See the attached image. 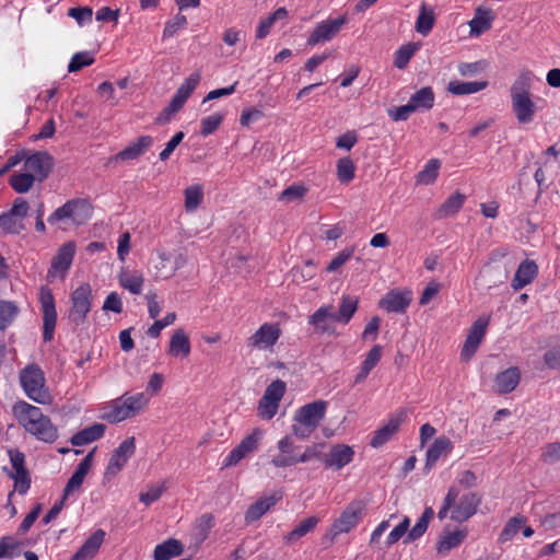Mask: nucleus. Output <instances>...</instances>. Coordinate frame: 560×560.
I'll list each match as a JSON object with an SVG mask.
<instances>
[{
  "mask_svg": "<svg viewBox=\"0 0 560 560\" xmlns=\"http://www.w3.org/2000/svg\"><path fill=\"white\" fill-rule=\"evenodd\" d=\"M12 412L19 424L38 441L51 444L58 440L57 427L39 407L19 400L13 405Z\"/></svg>",
  "mask_w": 560,
  "mask_h": 560,
  "instance_id": "nucleus-1",
  "label": "nucleus"
},
{
  "mask_svg": "<svg viewBox=\"0 0 560 560\" xmlns=\"http://www.w3.org/2000/svg\"><path fill=\"white\" fill-rule=\"evenodd\" d=\"M148 404L149 398L144 393H125L102 407V419L109 423H118L137 416Z\"/></svg>",
  "mask_w": 560,
  "mask_h": 560,
  "instance_id": "nucleus-2",
  "label": "nucleus"
},
{
  "mask_svg": "<svg viewBox=\"0 0 560 560\" xmlns=\"http://www.w3.org/2000/svg\"><path fill=\"white\" fill-rule=\"evenodd\" d=\"M19 382L25 395L39 405H51L54 396L46 384V376L37 363H30L19 372Z\"/></svg>",
  "mask_w": 560,
  "mask_h": 560,
  "instance_id": "nucleus-3",
  "label": "nucleus"
},
{
  "mask_svg": "<svg viewBox=\"0 0 560 560\" xmlns=\"http://www.w3.org/2000/svg\"><path fill=\"white\" fill-rule=\"evenodd\" d=\"M93 292L89 283L80 284L70 295L68 319L75 328L83 327L92 308Z\"/></svg>",
  "mask_w": 560,
  "mask_h": 560,
  "instance_id": "nucleus-4",
  "label": "nucleus"
},
{
  "mask_svg": "<svg viewBox=\"0 0 560 560\" xmlns=\"http://www.w3.org/2000/svg\"><path fill=\"white\" fill-rule=\"evenodd\" d=\"M92 217V207L84 199H71L57 208L47 219L49 224H56L60 221L71 220L75 225L88 222Z\"/></svg>",
  "mask_w": 560,
  "mask_h": 560,
  "instance_id": "nucleus-5",
  "label": "nucleus"
},
{
  "mask_svg": "<svg viewBox=\"0 0 560 560\" xmlns=\"http://www.w3.org/2000/svg\"><path fill=\"white\" fill-rule=\"evenodd\" d=\"M364 510L365 503L363 501L357 500L350 502L341 512L340 516L332 523L324 539H327L328 544H331L338 535L349 533L359 524Z\"/></svg>",
  "mask_w": 560,
  "mask_h": 560,
  "instance_id": "nucleus-6",
  "label": "nucleus"
},
{
  "mask_svg": "<svg viewBox=\"0 0 560 560\" xmlns=\"http://www.w3.org/2000/svg\"><path fill=\"white\" fill-rule=\"evenodd\" d=\"M264 439V431L255 428L225 456L223 467L236 466L241 460L258 451Z\"/></svg>",
  "mask_w": 560,
  "mask_h": 560,
  "instance_id": "nucleus-7",
  "label": "nucleus"
},
{
  "mask_svg": "<svg viewBox=\"0 0 560 560\" xmlns=\"http://www.w3.org/2000/svg\"><path fill=\"white\" fill-rule=\"evenodd\" d=\"M285 388L287 385L281 380H276L267 386L257 407V413L261 419L270 420L276 416Z\"/></svg>",
  "mask_w": 560,
  "mask_h": 560,
  "instance_id": "nucleus-8",
  "label": "nucleus"
},
{
  "mask_svg": "<svg viewBox=\"0 0 560 560\" xmlns=\"http://www.w3.org/2000/svg\"><path fill=\"white\" fill-rule=\"evenodd\" d=\"M40 312L43 314V339L48 342L54 339L57 324L55 296L50 288L43 285L39 289Z\"/></svg>",
  "mask_w": 560,
  "mask_h": 560,
  "instance_id": "nucleus-9",
  "label": "nucleus"
},
{
  "mask_svg": "<svg viewBox=\"0 0 560 560\" xmlns=\"http://www.w3.org/2000/svg\"><path fill=\"white\" fill-rule=\"evenodd\" d=\"M281 336V328L278 323H264L247 338L246 346L252 350H272Z\"/></svg>",
  "mask_w": 560,
  "mask_h": 560,
  "instance_id": "nucleus-10",
  "label": "nucleus"
},
{
  "mask_svg": "<svg viewBox=\"0 0 560 560\" xmlns=\"http://www.w3.org/2000/svg\"><path fill=\"white\" fill-rule=\"evenodd\" d=\"M346 23L347 18L345 15L318 23L308 36L307 45L314 47L318 44L331 40Z\"/></svg>",
  "mask_w": 560,
  "mask_h": 560,
  "instance_id": "nucleus-11",
  "label": "nucleus"
},
{
  "mask_svg": "<svg viewBox=\"0 0 560 560\" xmlns=\"http://www.w3.org/2000/svg\"><path fill=\"white\" fill-rule=\"evenodd\" d=\"M136 452V440L133 436L124 440L113 452L105 470V478L115 477L127 464Z\"/></svg>",
  "mask_w": 560,
  "mask_h": 560,
  "instance_id": "nucleus-12",
  "label": "nucleus"
},
{
  "mask_svg": "<svg viewBox=\"0 0 560 560\" xmlns=\"http://www.w3.org/2000/svg\"><path fill=\"white\" fill-rule=\"evenodd\" d=\"M75 246L72 242L63 244L57 252L48 270V278L63 279L72 264Z\"/></svg>",
  "mask_w": 560,
  "mask_h": 560,
  "instance_id": "nucleus-13",
  "label": "nucleus"
},
{
  "mask_svg": "<svg viewBox=\"0 0 560 560\" xmlns=\"http://www.w3.org/2000/svg\"><path fill=\"white\" fill-rule=\"evenodd\" d=\"M327 409V401L315 400L300 407L294 413V421L303 422V424L317 428L320 421L325 418Z\"/></svg>",
  "mask_w": 560,
  "mask_h": 560,
  "instance_id": "nucleus-14",
  "label": "nucleus"
},
{
  "mask_svg": "<svg viewBox=\"0 0 560 560\" xmlns=\"http://www.w3.org/2000/svg\"><path fill=\"white\" fill-rule=\"evenodd\" d=\"M52 160L47 152H36L25 161L23 168L33 176L35 180L43 182L51 171Z\"/></svg>",
  "mask_w": 560,
  "mask_h": 560,
  "instance_id": "nucleus-15",
  "label": "nucleus"
},
{
  "mask_svg": "<svg viewBox=\"0 0 560 560\" xmlns=\"http://www.w3.org/2000/svg\"><path fill=\"white\" fill-rule=\"evenodd\" d=\"M480 502V497L474 492L465 493L462 497L458 495L453 506L451 518L458 523L466 522L477 512Z\"/></svg>",
  "mask_w": 560,
  "mask_h": 560,
  "instance_id": "nucleus-16",
  "label": "nucleus"
},
{
  "mask_svg": "<svg viewBox=\"0 0 560 560\" xmlns=\"http://www.w3.org/2000/svg\"><path fill=\"white\" fill-rule=\"evenodd\" d=\"M279 453L271 459V465L276 468H285L298 464L299 447L294 444L291 436L285 435L277 443Z\"/></svg>",
  "mask_w": 560,
  "mask_h": 560,
  "instance_id": "nucleus-17",
  "label": "nucleus"
},
{
  "mask_svg": "<svg viewBox=\"0 0 560 560\" xmlns=\"http://www.w3.org/2000/svg\"><path fill=\"white\" fill-rule=\"evenodd\" d=\"M354 451L346 444H335L329 452L322 458L325 467L335 468L337 470L343 468L353 460Z\"/></svg>",
  "mask_w": 560,
  "mask_h": 560,
  "instance_id": "nucleus-18",
  "label": "nucleus"
},
{
  "mask_svg": "<svg viewBox=\"0 0 560 560\" xmlns=\"http://www.w3.org/2000/svg\"><path fill=\"white\" fill-rule=\"evenodd\" d=\"M405 418L406 413L404 411L393 415L384 425L374 432L370 442L371 446L377 448L388 442L397 432Z\"/></svg>",
  "mask_w": 560,
  "mask_h": 560,
  "instance_id": "nucleus-19",
  "label": "nucleus"
},
{
  "mask_svg": "<svg viewBox=\"0 0 560 560\" xmlns=\"http://www.w3.org/2000/svg\"><path fill=\"white\" fill-rule=\"evenodd\" d=\"M282 499L281 491H273L270 495L259 498L255 503L250 504L245 513L246 524L254 523L262 517L272 506Z\"/></svg>",
  "mask_w": 560,
  "mask_h": 560,
  "instance_id": "nucleus-20",
  "label": "nucleus"
},
{
  "mask_svg": "<svg viewBox=\"0 0 560 560\" xmlns=\"http://www.w3.org/2000/svg\"><path fill=\"white\" fill-rule=\"evenodd\" d=\"M94 452L95 448L92 450L75 468L74 472L72 474L63 489L62 495L65 498H68L73 491H77L81 488L84 478L86 477L89 470L91 469Z\"/></svg>",
  "mask_w": 560,
  "mask_h": 560,
  "instance_id": "nucleus-21",
  "label": "nucleus"
},
{
  "mask_svg": "<svg viewBox=\"0 0 560 560\" xmlns=\"http://www.w3.org/2000/svg\"><path fill=\"white\" fill-rule=\"evenodd\" d=\"M521 382V371L516 366H511L494 377V390L498 394L505 395L512 393Z\"/></svg>",
  "mask_w": 560,
  "mask_h": 560,
  "instance_id": "nucleus-22",
  "label": "nucleus"
},
{
  "mask_svg": "<svg viewBox=\"0 0 560 560\" xmlns=\"http://www.w3.org/2000/svg\"><path fill=\"white\" fill-rule=\"evenodd\" d=\"M513 113L522 125L530 124L536 114V104L532 96L511 97Z\"/></svg>",
  "mask_w": 560,
  "mask_h": 560,
  "instance_id": "nucleus-23",
  "label": "nucleus"
},
{
  "mask_svg": "<svg viewBox=\"0 0 560 560\" xmlns=\"http://www.w3.org/2000/svg\"><path fill=\"white\" fill-rule=\"evenodd\" d=\"M410 303V292L390 291L380 301V307L388 313H405Z\"/></svg>",
  "mask_w": 560,
  "mask_h": 560,
  "instance_id": "nucleus-24",
  "label": "nucleus"
},
{
  "mask_svg": "<svg viewBox=\"0 0 560 560\" xmlns=\"http://www.w3.org/2000/svg\"><path fill=\"white\" fill-rule=\"evenodd\" d=\"M452 450L453 443L447 436L442 435L436 438L427 451L424 469L428 471L432 469L436 462L441 457L448 455Z\"/></svg>",
  "mask_w": 560,
  "mask_h": 560,
  "instance_id": "nucleus-25",
  "label": "nucleus"
},
{
  "mask_svg": "<svg viewBox=\"0 0 560 560\" xmlns=\"http://www.w3.org/2000/svg\"><path fill=\"white\" fill-rule=\"evenodd\" d=\"M466 537V529L443 530L436 542L438 553L441 556L448 555L452 549L459 547Z\"/></svg>",
  "mask_w": 560,
  "mask_h": 560,
  "instance_id": "nucleus-26",
  "label": "nucleus"
},
{
  "mask_svg": "<svg viewBox=\"0 0 560 560\" xmlns=\"http://www.w3.org/2000/svg\"><path fill=\"white\" fill-rule=\"evenodd\" d=\"M153 144V138L151 136H141L136 141L131 142L124 150L118 152L115 156V161H131L140 158L148 149Z\"/></svg>",
  "mask_w": 560,
  "mask_h": 560,
  "instance_id": "nucleus-27",
  "label": "nucleus"
},
{
  "mask_svg": "<svg viewBox=\"0 0 560 560\" xmlns=\"http://www.w3.org/2000/svg\"><path fill=\"white\" fill-rule=\"evenodd\" d=\"M104 537L105 532L103 529L94 532L70 560H92L101 548Z\"/></svg>",
  "mask_w": 560,
  "mask_h": 560,
  "instance_id": "nucleus-28",
  "label": "nucleus"
},
{
  "mask_svg": "<svg viewBox=\"0 0 560 560\" xmlns=\"http://www.w3.org/2000/svg\"><path fill=\"white\" fill-rule=\"evenodd\" d=\"M190 351L189 336L183 328L175 329L170 339L167 353L174 358H187Z\"/></svg>",
  "mask_w": 560,
  "mask_h": 560,
  "instance_id": "nucleus-29",
  "label": "nucleus"
},
{
  "mask_svg": "<svg viewBox=\"0 0 560 560\" xmlns=\"http://www.w3.org/2000/svg\"><path fill=\"white\" fill-rule=\"evenodd\" d=\"M538 267L534 260H523L512 279V288L517 291L529 284L537 276Z\"/></svg>",
  "mask_w": 560,
  "mask_h": 560,
  "instance_id": "nucleus-30",
  "label": "nucleus"
},
{
  "mask_svg": "<svg viewBox=\"0 0 560 560\" xmlns=\"http://www.w3.org/2000/svg\"><path fill=\"white\" fill-rule=\"evenodd\" d=\"M106 427L102 423H94L72 435L70 443L73 446H83L100 440L105 433Z\"/></svg>",
  "mask_w": 560,
  "mask_h": 560,
  "instance_id": "nucleus-31",
  "label": "nucleus"
},
{
  "mask_svg": "<svg viewBox=\"0 0 560 560\" xmlns=\"http://www.w3.org/2000/svg\"><path fill=\"white\" fill-rule=\"evenodd\" d=\"M118 282L121 288L128 290L132 294H140L144 284V277L140 271H130L121 269L118 275Z\"/></svg>",
  "mask_w": 560,
  "mask_h": 560,
  "instance_id": "nucleus-32",
  "label": "nucleus"
},
{
  "mask_svg": "<svg viewBox=\"0 0 560 560\" xmlns=\"http://www.w3.org/2000/svg\"><path fill=\"white\" fill-rule=\"evenodd\" d=\"M534 79L535 74L533 73V71L528 69L522 70L511 85V97L532 96L530 90Z\"/></svg>",
  "mask_w": 560,
  "mask_h": 560,
  "instance_id": "nucleus-33",
  "label": "nucleus"
},
{
  "mask_svg": "<svg viewBox=\"0 0 560 560\" xmlns=\"http://www.w3.org/2000/svg\"><path fill=\"white\" fill-rule=\"evenodd\" d=\"M493 14L491 9L478 7L474 19L469 22L470 34L480 35L491 28Z\"/></svg>",
  "mask_w": 560,
  "mask_h": 560,
  "instance_id": "nucleus-34",
  "label": "nucleus"
},
{
  "mask_svg": "<svg viewBox=\"0 0 560 560\" xmlns=\"http://www.w3.org/2000/svg\"><path fill=\"white\" fill-rule=\"evenodd\" d=\"M359 299L351 295H342L338 312H334V322L348 324L358 310Z\"/></svg>",
  "mask_w": 560,
  "mask_h": 560,
  "instance_id": "nucleus-35",
  "label": "nucleus"
},
{
  "mask_svg": "<svg viewBox=\"0 0 560 560\" xmlns=\"http://www.w3.org/2000/svg\"><path fill=\"white\" fill-rule=\"evenodd\" d=\"M435 95L431 86H423L411 95L409 104L415 112L428 110L434 106Z\"/></svg>",
  "mask_w": 560,
  "mask_h": 560,
  "instance_id": "nucleus-36",
  "label": "nucleus"
},
{
  "mask_svg": "<svg viewBox=\"0 0 560 560\" xmlns=\"http://www.w3.org/2000/svg\"><path fill=\"white\" fill-rule=\"evenodd\" d=\"M434 516V510L431 506H427L422 515L418 518L415 526L409 529L404 544H410L424 535L428 529L429 523Z\"/></svg>",
  "mask_w": 560,
  "mask_h": 560,
  "instance_id": "nucleus-37",
  "label": "nucleus"
},
{
  "mask_svg": "<svg viewBox=\"0 0 560 560\" xmlns=\"http://www.w3.org/2000/svg\"><path fill=\"white\" fill-rule=\"evenodd\" d=\"M184 547L177 539L170 538L166 541L159 544L154 549L155 560H168L173 557H178L183 553Z\"/></svg>",
  "mask_w": 560,
  "mask_h": 560,
  "instance_id": "nucleus-38",
  "label": "nucleus"
},
{
  "mask_svg": "<svg viewBox=\"0 0 560 560\" xmlns=\"http://www.w3.org/2000/svg\"><path fill=\"white\" fill-rule=\"evenodd\" d=\"M466 200V196L459 191L452 194L438 209V218L445 219L456 214Z\"/></svg>",
  "mask_w": 560,
  "mask_h": 560,
  "instance_id": "nucleus-39",
  "label": "nucleus"
},
{
  "mask_svg": "<svg viewBox=\"0 0 560 560\" xmlns=\"http://www.w3.org/2000/svg\"><path fill=\"white\" fill-rule=\"evenodd\" d=\"M334 306L324 305L320 306L313 315L308 318V324L314 326L319 332L324 334L329 330L327 322L334 320Z\"/></svg>",
  "mask_w": 560,
  "mask_h": 560,
  "instance_id": "nucleus-40",
  "label": "nucleus"
},
{
  "mask_svg": "<svg viewBox=\"0 0 560 560\" xmlns=\"http://www.w3.org/2000/svg\"><path fill=\"white\" fill-rule=\"evenodd\" d=\"M319 520L316 516H308L301 521L290 533L284 536L288 544L294 542L315 529Z\"/></svg>",
  "mask_w": 560,
  "mask_h": 560,
  "instance_id": "nucleus-41",
  "label": "nucleus"
},
{
  "mask_svg": "<svg viewBox=\"0 0 560 560\" xmlns=\"http://www.w3.org/2000/svg\"><path fill=\"white\" fill-rule=\"evenodd\" d=\"M487 85V81L462 82L455 80L448 83L447 91L454 95H468L482 91Z\"/></svg>",
  "mask_w": 560,
  "mask_h": 560,
  "instance_id": "nucleus-42",
  "label": "nucleus"
},
{
  "mask_svg": "<svg viewBox=\"0 0 560 560\" xmlns=\"http://www.w3.org/2000/svg\"><path fill=\"white\" fill-rule=\"evenodd\" d=\"M20 313L19 306L12 301L0 300V330H5Z\"/></svg>",
  "mask_w": 560,
  "mask_h": 560,
  "instance_id": "nucleus-43",
  "label": "nucleus"
},
{
  "mask_svg": "<svg viewBox=\"0 0 560 560\" xmlns=\"http://www.w3.org/2000/svg\"><path fill=\"white\" fill-rule=\"evenodd\" d=\"M288 16V11L284 8L277 9L273 13L269 14L267 18L260 20L257 30L256 37L259 39L265 38L269 33L278 20H284Z\"/></svg>",
  "mask_w": 560,
  "mask_h": 560,
  "instance_id": "nucleus-44",
  "label": "nucleus"
},
{
  "mask_svg": "<svg viewBox=\"0 0 560 560\" xmlns=\"http://www.w3.org/2000/svg\"><path fill=\"white\" fill-rule=\"evenodd\" d=\"M185 209L187 212H194L203 200V187L200 184L188 186L184 190Z\"/></svg>",
  "mask_w": 560,
  "mask_h": 560,
  "instance_id": "nucleus-45",
  "label": "nucleus"
},
{
  "mask_svg": "<svg viewBox=\"0 0 560 560\" xmlns=\"http://www.w3.org/2000/svg\"><path fill=\"white\" fill-rule=\"evenodd\" d=\"M419 47L418 43H408L400 46L395 52L394 66L399 70L405 69Z\"/></svg>",
  "mask_w": 560,
  "mask_h": 560,
  "instance_id": "nucleus-46",
  "label": "nucleus"
},
{
  "mask_svg": "<svg viewBox=\"0 0 560 560\" xmlns=\"http://www.w3.org/2000/svg\"><path fill=\"white\" fill-rule=\"evenodd\" d=\"M441 166V162L438 159H431L424 165L423 170L420 171L417 176V184L421 185H431L433 184L439 175V170Z\"/></svg>",
  "mask_w": 560,
  "mask_h": 560,
  "instance_id": "nucleus-47",
  "label": "nucleus"
},
{
  "mask_svg": "<svg viewBox=\"0 0 560 560\" xmlns=\"http://www.w3.org/2000/svg\"><path fill=\"white\" fill-rule=\"evenodd\" d=\"M355 177V165L350 158L337 161V178L341 184H349Z\"/></svg>",
  "mask_w": 560,
  "mask_h": 560,
  "instance_id": "nucleus-48",
  "label": "nucleus"
},
{
  "mask_svg": "<svg viewBox=\"0 0 560 560\" xmlns=\"http://www.w3.org/2000/svg\"><path fill=\"white\" fill-rule=\"evenodd\" d=\"M434 25V13L431 9H427L423 3L416 21V31L422 35H428Z\"/></svg>",
  "mask_w": 560,
  "mask_h": 560,
  "instance_id": "nucleus-49",
  "label": "nucleus"
},
{
  "mask_svg": "<svg viewBox=\"0 0 560 560\" xmlns=\"http://www.w3.org/2000/svg\"><path fill=\"white\" fill-rule=\"evenodd\" d=\"M35 179L33 176L26 171L23 173L12 174L9 180L10 186L19 194L27 192L32 188Z\"/></svg>",
  "mask_w": 560,
  "mask_h": 560,
  "instance_id": "nucleus-50",
  "label": "nucleus"
},
{
  "mask_svg": "<svg viewBox=\"0 0 560 560\" xmlns=\"http://www.w3.org/2000/svg\"><path fill=\"white\" fill-rule=\"evenodd\" d=\"M0 228L8 234H19L24 229V224L21 219L8 211L0 214Z\"/></svg>",
  "mask_w": 560,
  "mask_h": 560,
  "instance_id": "nucleus-51",
  "label": "nucleus"
},
{
  "mask_svg": "<svg viewBox=\"0 0 560 560\" xmlns=\"http://www.w3.org/2000/svg\"><path fill=\"white\" fill-rule=\"evenodd\" d=\"M526 518L524 516H514L512 517L500 534V540L502 542L510 541L513 537L520 532L522 526L525 524Z\"/></svg>",
  "mask_w": 560,
  "mask_h": 560,
  "instance_id": "nucleus-52",
  "label": "nucleus"
},
{
  "mask_svg": "<svg viewBox=\"0 0 560 560\" xmlns=\"http://www.w3.org/2000/svg\"><path fill=\"white\" fill-rule=\"evenodd\" d=\"M94 55L90 51L75 52L68 65L69 72L80 71L82 68L91 66L94 62Z\"/></svg>",
  "mask_w": 560,
  "mask_h": 560,
  "instance_id": "nucleus-53",
  "label": "nucleus"
},
{
  "mask_svg": "<svg viewBox=\"0 0 560 560\" xmlns=\"http://www.w3.org/2000/svg\"><path fill=\"white\" fill-rule=\"evenodd\" d=\"M223 119L224 115L221 113H215L207 117H203L200 121V135L202 137H208L212 135L221 126Z\"/></svg>",
  "mask_w": 560,
  "mask_h": 560,
  "instance_id": "nucleus-54",
  "label": "nucleus"
},
{
  "mask_svg": "<svg viewBox=\"0 0 560 560\" xmlns=\"http://www.w3.org/2000/svg\"><path fill=\"white\" fill-rule=\"evenodd\" d=\"M489 325V317H479L471 325L467 338L477 343H481L486 336L487 327Z\"/></svg>",
  "mask_w": 560,
  "mask_h": 560,
  "instance_id": "nucleus-55",
  "label": "nucleus"
},
{
  "mask_svg": "<svg viewBox=\"0 0 560 560\" xmlns=\"http://www.w3.org/2000/svg\"><path fill=\"white\" fill-rule=\"evenodd\" d=\"M489 325V317H479L471 325L467 338L477 343H481L486 336L487 327Z\"/></svg>",
  "mask_w": 560,
  "mask_h": 560,
  "instance_id": "nucleus-56",
  "label": "nucleus"
},
{
  "mask_svg": "<svg viewBox=\"0 0 560 560\" xmlns=\"http://www.w3.org/2000/svg\"><path fill=\"white\" fill-rule=\"evenodd\" d=\"M10 477L14 480V491L21 495L26 494L32 483L30 471L27 469L15 471L10 474Z\"/></svg>",
  "mask_w": 560,
  "mask_h": 560,
  "instance_id": "nucleus-57",
  "label": "nucleus"
},
{
  "mask_svg": "<svg viewBox=\"0 0 560 560\" xmlns=\"http://www.w3.org/2000/svg\"><path fill=\"white\" fill-rule=\"evenodd\" d=\"M410 518L405 516L401 522L395 526L392 532L386 537V545L388 547L393 546L397 541H399L404 536L406 537L409 532Z\"/></svg>",
  "mask_w": 560,
  "mask_h": 560,
  "instance_id": "nucleus-58",
  "label": "nucleus"
},
{
  "mask_svg": "<svg viewBox=\"0 0 560 560\" xmlns=\"http://www.w3.org/2000/svg\"><path fill=\"white\" fill-rule=\"evenodd\" d=\"M176 320V313H167L162 319H156L147 330V335L151 338H158L161 330Z\"/></svg>",
  "mask_w": 560,
  "mask_h": 560,
  "instance_id": "nucleus-59",
  "label": "nucleus"
},
{
  "mask_svg": "<svg viewBox=\"0 0 560 560\" xmlns=\"http://www.w3.org/2000/svg\"><path fill=\"white\" fill-rule=\"evenodd\" d=\"M458 493H459V490L456 487H451L448 489V491L443 500V504L438 512V518L440 521H443L447 516L448 512L451 510H453V506H454L456 500L458 499Z\"/></svg>",
  "mask_w": 560,
  "mask_h": 560,
  "instance_id": "nucleus-60",
  "label": "nucleus"
},
{
  "mask_svg": "<svg viewBox=\"0 0 560 560\" xmlns=\"http://www.w3.org/2000/svg\"><path fill=\"white\" fill-rule=\"evenodd\" d=\"M291 275L294 282H305L315 276V266L311 260H307L305 262V268L293 267Z\"/></svg>",
  "mask_w": 560,
  "mask_h": 560,
  "instance_id": "nucleus-61",
  "label": "nucleus"
},
{
  "mask_svg": "<svg viewBox=\"0 0 560 560\" xmlns=\"http://www.w3.org/2000/svg\"><path fill=\"white\" fill-rule=\"evenodd\" d=\"M165 490L166 487L164 483L159 486H151L147 491L139 494V501L149 506L153 502L158 501Z\"/></svg>",
  "mask_w": 560,
  "mask_h": 560,
  "instance_id": "nucleus-62",
  "label": "nucleus"
},
{
  "mask_svg": "<svg viewBox=\"0 0 560 560\" xmlns=\"http://www.w3.org/2000/svg\"><path fill=\"white\" fill-rule=\"evenodd\" d=\"M187 25V18L180 13L176 14L171 21L165 24L163 30V39L171 38L175 33Z\"/></svg>",
  "mask_w": 560,
  "mask_h": 560,
  "instance_id": "nucleus-63",
  "label": "nucleus"
},
{
  "mask_svg": "<svg viewBox=\"0 0 560 560\" xmlns=\"http://www.w3.org/2000/svg\"><path fill=\"white\" fill-rule=\"evenodd\" d=\"M307 192V188L303 184H293L287 187L278 197V200H296L302 199Z\"/></svg>",
  "mask_w": 560,
  "mask_h": 560,
  "instance_id": "nucleus-64",
  "label": "nucleus"
}]
</instances>
